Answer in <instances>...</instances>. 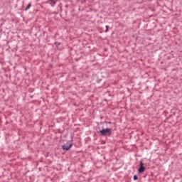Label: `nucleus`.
Masks as SVG:
<instances>
[{"mask_svg": "<svg viewBox=\"0 0 182 182\" xmlns=\"http://www.w3.org/2000/svg\"><path fill=\"white\" fill-rule=\"evenodd\" d=\"M49 3L51 5V6H55V5L56 4V0H51L49 1Z\"/></svg>", "mask_w": 182, "mask_h": 182, "instance_id": "20e7f679", "label": "nucleus"}, {"mask_svg": "<svg viewBox=\"0 0 182 182\" xmlns=\"http://www.w3.org/2000/svg\"><path fill=\"white\" fill-rule=\"evenodd\" d=\"M100 134H102V136H107V134H109V136H110V134H112V129H105L102 130L100 131Z\"/></svg>", "mask_w": 182, "mask_h": 182, "instance_id": "f257e3e1", "label": "nucleus"}, {"mask_svg": "<svg viewBox=\"0 0 182 182\" xmlns=\"http://www.w3.org/2000/svg\"><path fill=\"white\" fill-rule=\"evenodd\" d=\"M31 3H29L28 4L27 7L26 8V11H28V9H29V8H31Z\"/></svg>", "mask_w": 182, "mask_h": 182, "instance_id": "39448f33", "label": "nucleus"}, {"mask_svg": "<svg viewBox=\"0 0 182 182\" xmlns=\"http://www.w3.org/2000/svg\"><path fill=\"white\" fill-rule=\"evenodd\" d=\"M146 170V167H144V164H143V161L140 162V167L139 168V173H144Z\"/></svg>", "mask_w": 182, "mask_h": 182, "instance_id": "f03ea898", "label": "nucleus"}, {"mask_svg": "<svg viewBox=\"0 0 182 182\" xmlns=\"http://www.w3.org/2000/svg\"><path fill=\"white\" fill-rule=\"evenodd\" d=\"M106 28H107V29H106L105 32H107V31H109V26H106Z\"/></svg>", "mask_w": 182, "mask_h": 182, "instance_id": "0eeeda50", "label": "nucleus"}, {"mask_svg": "<svg viewBox=\"0 0 182 182\" xmlns=\"http://www.w3.org/2000/svg\"><path fill=\"white\" fill-rule=\"evenodd\" d=\"M72 144H66L63 146V150H70V149H72Z\"/></svg>", "mask_w": 182, "mask_h": 182, "instance_id": "7ed1b4c3", "label": "nucleus"}, {"mask_svg": "<svg viewBox=\"0 0 182 182\" xmlns=\"http://www.w3.org/2000/svg\"><path fill=\"white\" fill-rule=\"evenodd\" d=\"M139 179V177H137L136 175H134V180H138Z\"/></svg>", "mask_w": 182, "mask_h": 182, "instance_id": "423d86ee", "label": "nucleus"}]
</instances>
